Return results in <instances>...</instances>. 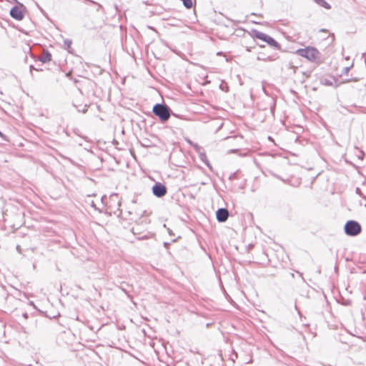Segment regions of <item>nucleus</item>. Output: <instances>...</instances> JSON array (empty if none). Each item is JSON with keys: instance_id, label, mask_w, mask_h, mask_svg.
<instances>
[{"instance_id": "412c9836", "label": "nucleus", "mask_w": 366, "mask_h": 366, "mask_svg": "<svg viewBox=\"0 0 366 366\" xmlns=\"http://www.w3.org/2000/svg\"><path fill=\"white\" fill-rule=\"evenodd\" d=\"M355 192H356V194H357L358 195H360V197H362L361 189H360L359 187H357V188H356V189H355Z\"/></svg>"}, {"instance_id": "4468645a", "label": "nucleus", "mask_w": 366, "mask_h": 366, "mask_svg": "<svg viewBox=\"0 0 366 366\" xmlns=\"http://www.w3.org/2000/svg\"><path fill=\"white\" fill-rule=\"evenodd\" d=\"M186 9H191L193 6L192 0H180Z\"/></svg>"}, {"instance_id": "4be33fe9", "label": "nucleus", "mask_w": 366, "mask_h": 366, "mask_svg": "<svg viewBox=\"0 0 366 366\" xmlns=\"http://www.w3.org/2000/svg\"><path fill=\"white\" fill-rule=\"evenodd\" d=\"M13 1L16 2V4H18V5H19L21 7H24V9L25 8V6H24L23 4L21 3H19L17 0H12Z\"/></svg>"}, {"instance_id": "6e6552de", "label": "nucleus", "mask_w": 366, "mask_h": 366, "mask_svg": "<svg viewBox=\"0 0 366 366\" xmlns=\"http://www.w3.org/2000/svg\"><path fill=\"white\" fill-rule=\"evenodd\" d=\"M252 36L255 39L262 40V41L265 42L267 41V39L269 37V35L267 34H264L262 31H257L256 29H253L252 31Z\"/></svg>"}, {"instance_id": "2eb2a0df", "label": "nucleus", "mask_w": 366, "mask_h": 366, "mask_svg": "<svg viewBox=\"0 0 366 366\" xmlns=\"http://www.w3.org/2000/svg\"><path fill=\"white\" fill-rule=\"evenodd\" d=\"M269 100V107H270V111L274 114V110H275V107H276V102L273 98H270Z\"/></svg>"}, {"instance_id": "2f4dec72", "label": "nucleus", "mask_w": 366, "mask_h": 366, "mask_svg": "<svg viewBox=\"0 0 366 366\" xmlns=\"http://www.w3.org/2000/svg\"><path fill=\"white\" fill-rule=\"evenodd\" d=\"M235 175V173L232 174L230 177H229V179H231L232 177H234V176Z\"/></svg>"}, {"instance_id": "f8f14e48", "label": "nucleus", "mask_w": 366, "mask_h": 366, "mask_svg": "<svg viewBox=\"0 0 366 366\" xmlns=\"http://www.w3.org/2000/svg\"><path fill=\"white\" fill-rule=\"evenodd\" d=\"M319 6L322 7L325 9H330L332 8L331 5L327 2L325 0H313Z\"/></svg>"}, {"instance_id": "5701e85b", "label": "nucleus", "mask_w": 366, "mask_h": 366, "mask_svg": "<svg viewBox=\"0 0 366 366\" xmlns=\"http://www.w3.org/2000/svg\"><path fill=\"white\" fill-rule=\"evenodd\" d=\"M91 207H94L95 209H97L96 205L94 202V201H92L90 203Z\"/></svg>"}, {"instance_id": "9d476101", "label": "nucleus", "mask_w": 366, "mask_h": 366, "mask_svg": "<svg viewBox=\"0 0 366 366\" xmlns=\"http://www.w3.org/2000/svg\"><path fill=\"white\" fill-rule=\"evenodd\" d=\"M37 60L43 64L49 62L51 60V54L48 50H46L43 55L40 58H38Z\"/></svg>"}, {"instance_id": "7ed1b4c3", "label": "nucleus", "mask_w": 366, "mask_h": 366, "mask_svg": "<svg viewBox=\"0 0 366 366\" xmlns=\"http://www.w3.org/2000/svg\"><path fill=\"white\" fill-rule=\"evenodd\" d=\"M296 54L312 62H317L320 58V51L313 46H307L304 49H299L296 51Z\"/></svg>"}, {"instance_id": "f3484780", "label": "nucleus", "mask_w": 366, "mask_h": 366, "mask_svg": "<svg viewBox=\"0 0 366 366\" xmlns=\"http://www.w3.org/2000/svg\"><path fill=\"white\" fill-rule=\"evenodd\" d=\"M193 147L194 148V149L199 153L200 154L201 152V149H202V147H199L197 144H193Z\"/></svg>"}, {"instance_id": "f03ea898", "label": "nucleus", "mask_w": 366, "mask_h": 366, "mask_svg": "<svg viewBox=\"0 0 366 366\" xmlns=\"http://www.w3.org/2000/svg\"><path fill=\"white\" fill-rule=\"evenodd\" d=\"M152 112L162 123L168 121L172 112L169 106L164 103H157L153 106Z\"/></svg>"}, {"instance_id": "473e14b6", "label": "nucleus", "mask_w": 366, "mask_h": 366, "mask_svg": "<svg viewBox=\"0 0 366 366\" xmlns=\"http://www.w3.org/2000/svg\"><path fill=\"white\" fill-rule=\"evenodd\" d=\"M161 345L163 348H165V349H166V347H165V345L162 344V345Z\"/></svg>"}, {"instance_id": "ddd939ff", "label": "nucleus", "mask_w": 366, "mask_h": 366, "mask_svg": "<svg viewBox=\"0 0 366 366\" xmlns=\"http://www.w3.org/2000/svg\"><path fill=\"white\" fill-rule=\"evenodd\" d=\"M72 44V41L70 39H65L64 40V45L63 47L64 49L67 50L69 52L70 51V49Z\"/></svg>"}, {"instance_id": "9b49d317", "label": "nucleus", "mask_w": 366, "mask_h": 366, "mask_svg": "<svg viewBox=\"0 0 366 366\" xmlns=\"http://www.w3.org/2000/svg\"><path fill=\"white\" fill-rule=\"evenodd\" d=\"M199 159H200V160H201L202 162H204V163L207 165V167H208L211 171H212V165H211V164H210L209 161L208 160L207 157V155H206L205 152H200V154H199Z\"/></svg>"}, {"instance_id": "c85d7f7f", "label": "nucleus", "mask_w": 366, "mask_h": 366, "mask_svg": "<svg viewBox=\"0 0 366 366\" xmlns=\"http://www.w3.org/2000/svg\"><path fill=\"white\" fill-rule=\"evenodd\" d=\"M31 56L36 60V57H35V56L32 53H31Z\"/></svg>"}, {"instance_id": "423d86ee", "label": "nucleus", "mask_w": 366, "mask_h": 366, "mask_svg": "<svg viewBox=\"0 0 366 366\" xmlns=\"http://www.w3.org/2000/svg\"><path fill=\"white\" fill-rule=\"evenodd\" d=\"M21 8L19 5H16L10 9L9 14L15 20L21 21L24 17V13Z\"/></svg>"}, {"instance_id": "39448f33", "label": "nucleus", "mask_w": 366, "mask_h": 366, "mask_svg": "<svg viewBox=\"0 0 366 366\" xmlns=\"http://www.w3.org/2000/svg\"><path fill=\"white\" fill-rule=\"evenodd\" d=\"M152 194L158 198L164 197L167 192V187L161 182H155L152 187Z\"/></svg>"}, {"instance_id": "7c9ffc66", "label": "nucleus", "mask_w": 366, "mask_h": 366, "mask_svg": "<svg viewBox=\"0 0 366 366\" xmlns=\"http://www.w3.org/2000/svg\"><path fill=\"white\" fill-rule=\"evenodd\" d=\"M267 59L269 60V61H272L273 60V59L272 57H270V56H268Z\"/></svg>"}, {"instance_id": "bb28decb", "label": "nucleus", "mask_w": 366, "mask_h": 366, "mask_svg": "<svg viewBox=\"0 0 366 366\" xmlns=\"http://www.w3.org/2000/svg\"><path fill=\"white\" fill-rule=\"evenodd\" d=\"M23 316H24V318H27L28 317V314L27 313H24Z\"/></svg>"}, {"instance_id": "aec40b11", "label": "nucleus", "mask_w": 366, "mask_h": 366, "mask_svg": "<svg viewBox=\"0 0 366 366\" xmlns=\"http://www.w3.org/2000/svg\"><path fill=\"white\" fill-rule=\"evenodd\" d=\"M0 137H1L4 140L9 141V139L6 138V135H5V134H4L1 131H0Z\"/></svg>"}, {"instance_id": "a211bd4d", "label": "nucleus", "mask_w": 366, "mask_h": 366, "mask_svg": "<svg viewBox=\"0 0 366 366\" xmlns=\"http://www.w3.org/2000/svg\"><path fill=\"white\" fill-rule=\"evenodd\" d=\"M29 70H30V74L32 75V71L33 70H36V71H41V69H38V68H35L34 65L31 64L29 66Z\"/></svg>"}, {"instance_id": "cd10ccee", "label": "nucleus", "mask_w": 366, "mask_h": 366, "mask_svg": "<svg viewBox=\"0 0 366 366\" xmlns=\"http://www.w3.org/2000/svg\"><path fill=\"white\" fill-rule=\"evenodd\" d=\"M222 51H218V52L217 53V55L219 56V55H222Z\"/></svg>"}, {"instance_id": "393cba45", "label": "nucleus", "mask_w": 366, "mask_h": 366, "mask_svg": "<svg viewBox=\"0 0 366 366\" xmlns=\"http://www.w3.org/2000/svg\"><path fill=\"white\" fill-rule=\"evenodd\" d=\"M167 231H168V233L169 235H174L173 232H172V230L170 229L169 228L167 229Z\"/></svg>"}, {"instance_id": "20e7f679", "label": "nucleus", "mask_w": 366, "mask_h": 366, "mask_svg": "<svg viewBox=\"0 0 366 366\" xmlns=\"http://www.w3.org/2000/svg\"><path fill=\"white\" fill-rule=\"evenodd\" d=\"M345 233L350 237H355L360 234L362 227L360 224L355 220H348L344 226Z\"/></svg>"}, {"instance_id": "a878e982", "label": "nucleus", "mask_w": 366, "mask_h": 366, "mask_svg": "<svg viewBox=\"0 0 366 366\" xmlns=\"http://www.w3.org/2000/svg\"><path fill=\"white\" fill-rule=\"evenodd\" d=\"M325 84H326V85H332V83L330 81H326Z\"/></svg>"}, {"instance_id": "6ab92c4d", "label": "nucleus", "mask_w": 366, "mask_h": 366, "mask_svg": "<svg viewBox=\"0 0 366 366\" xmlns=\"http://www.w3.org/2000/svg\"><path fill=\"white\" fill-rule=\"evenodd\" d=\"M88 107H89V105L85 104L84 108H82V110L78 109V112H81L82 113H86L87 112Z\"/></svg>"}, {"instance_id": "b1692460", "label": "nucleus", "mask_w": 366, "mask_h": 366, "mask_svg": "<svg viewBox=\"0 0 366 366\" xmlns=\"http://www.w3.org/2000/svg\"><path fill=\"white\" fill-rule=\"evenodd\" d=\"M169 245H170V243H169V242H164V247L168 248Z\"/></svg>"}, {"instance_id": "c756f323", "label": "nucleus", "mask_w": 366, "mask_h": 366, "mask_svg": "<svg viewBox=\"0 0 366 366\" xmlns=\"http://www.w3.org/2000/svg\"><path fill=\"white\" fill-rule=\"evenodd\" d=\"M16 249L20 252L19 249H20V246L19 245H17L16 246Z\"/></svg>"}, {"instance_id": "0eeeda50", "label": "nucleus", "mask_w": 366, "mask_h": 366, "mask_svg": "<svg viewBox=\"0 0 366 366\" xmlns=\"http://www.w3.org/2000/svg\"><path fill=\"white\" fill-rule=\"evenodd\" d=\"M229 211L227 208H219L216 211V219L218 222H225L229 217Z\"/></svg>"}, {"instance_id": "dca6fc26", "label": "nucleus", "mask_w": 366, "mask_h": 366, "mask_svg": "<svg viewBox=\"0 0 366 366\" xmlns=\"http://www.w3.org/2000/svg\"><path fill=\"white\" fill-rule=\"evenodd\" d=\"M352 66H353V64H352L350 66H345V67H344V68H343V69H342V74H348V72H349V71H350V68H351Z\"/></svg>"}, {"instance_id": "1a4fd4ad", "label": "nucleus", "mask_w": 366, "mask_h": 366, "mask_svg": "<svg viewBox=\"0 0 366 366\" xmlns=\"http://www.w3.org/2000/svg\"><path fill=\"white\" fill-rule=\"evenodd\" d=\"M269 46L277 49L281 50V45L272 36H269L265 41Z\"/></svg>"}, {"instance_id": "f257e3e1", "label": "nucleus", "mask_w": 366, "mask_h": 366, "mask_svg": "<svg viewBox=\"0 0 366 366\" xmlns=\"http://www.w3.org/2000/svg\"><path fill=\"white\" fill-rule=\"evenodd\" d=\"M149 223V219L146 217H141L135 222L131 231L138 240L149 239L154 236L153 232L147 231Z\"/></svg>"}]
</instances>
